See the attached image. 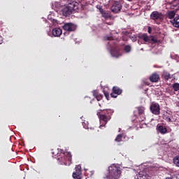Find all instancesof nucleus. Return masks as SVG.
<instances>
[{
	"label": "nucleus",
	"instance_id": "nucleus-36",
	"mask_svg": "<svg viewBox=\"0 0 179 179\" xmlns=\"http://www.w3.org/2000/svg\"><path fill=\"white\" fill-rule=\"evenodd\" d=\"M176 106L179 107V101L176 102Z\"/></svg>",
	"mask_w": 179,
	"mask_h": 179
},
{
	"label": "nucleus",
	"instance_id": "nucleus-9",
	"mask_svg": "<svg viewBox=\"0 0 179 179\" xmlns=\"http://www.w3.org/2000/svg\"><path fill=\"white\" fill-rule=\"evenodd\" d=\"M82 167L80 165L76 166V171L73 173V177L74 179H82Z\"/></svg>",
	"mask_w": 179,
	"mask_h": 179
},
{
	"label": "nucleus",
	"instance_id": "nucleus-24",
	"mask_svg": "<svg viewBox=\"0 0 179 179\" xmlns=\"http://www.w3.org/2000/svg\"><path fill=\"white\" fill-rule=\"evenodd\" d=\"M101 13L102 17H104L106 19L111 17L110 14L106 10L101 12Z\"/></svg>",
	"mask_w": 179,
	"mask_h": 179
},
{
	"label": "nucleus",
	"instance_id": "nucleus-32",
	"mask_svg": "<svg viewBox=\"0 0 179 179\" xmlns=\"http://www.w3.org/2000/svg\"><path fill=\"white\" fill-rule=\"evenodd\" d=\"M150 41H152L153 43L159 42V41L154 36H151V38H150Z\"/></svg>",
	"mask_w": 179,
	"mask_h": 179
},
{
	"label": "nucleus",
	"instance_id": "nucleus-8",
	"mask_svg": "<svg viewBox=\"0 0 179 179\" xmlns=\"http://www.w3.org/2000/svg\"><path fill=\"white\" fill-rule=\"evenodd\" d=\"M150 110L152 114L159 115L160 114V106L159 103H152L150 106Z\"/></svg>",
	"mask_w": 179,
	"mask_h": 179
},
{
	"label": "nucleus",
	"instance_id": "nucleus-3",
	"mask_svg": "<svg viewBox=\"0 0 179 179\" xmlns=\"http://www.w3.org/2000/svg\"><path fill=\"white\" fill-rule=\"evenodd\" d=\"M60 153H57V161L60 165L69 166L71 164L72 155L71 152H63L62 150H59Z\"/></svg>",
	"mask_w": 179,
	"mask_h": 179
},
{
	"label": "nucleus",
	"instance_id": "nucleus-22",
	"mask_svg": "<svg viewBox=\"0 0 179 179\" xmlns=\"http://www.w3.org/2000/svg\"><path fill=\"white\" fill-rule=\"evenodd\" d=\"M173 26L176 28H179V16L176 17L173 20H171Z\"/></svg>",
	"mask_w": 179,
	"mask_h": 179
},
{
	"label": "nucleus",
	"instance_id": "nucleus-20",
	"mask_svg": "<svg viewBox=\"0 0 179 179\" xmlns=\"http://www.w3.org/2000/svg\"><path fill=\"white\" fill-rule=\"evenodd\" d=\"M145 120V115H139L138 117H136V119L134 120L135 123H141L144 122Z\"/></svg>",
	"mask_w": 179,
	"mask_h": 179
},
{
	"label": "nucleus",
	"instance_id": "nucleus-4",
	"mask_svg": "<svg viewBox=\"0 0 179 179\" xmlns=\"http://www.w3.org/2000/svg\"><path fill=\"white\" fill-rule=\"evenodd\" d=\"M104 111L103 113L100 114L97 113V115L99 119V122H101V125H99V128L105 127L108 121L111 119V115L113 114V111L111 110H103Z\"/></svg>",
	"mask_w": 179,
	"mask_h": 179
},
{
	"label": "nucleus",
	"instance_id": "nucleus-18",
	"mask_svg": "<svg viewBox=\"0 0 179 179\" xmlns=\"http://www.w3.org/2000/svg\"><path fill=\"white\" fill-rule=\"evenodd\" d=\"M138 37L140 39L144 41L145 42L150 41V38L146 34H139Z\"/></svg>",
	"mask_w": 179,
	"mask_h": 179
},
{
	"label": "nucleus",
	"instance_id": "nucleus-10",
	"mask_svg": "<svg viewBox=\"0 0 179 179\" xmlns=\"http://www.w3.org/2000/svg\"><path fill=\"white\" fill-rule=\"evenodd\" d=\"M167 6L170 8V9L174 10H178L179 9V0H173L171 2L167 3Z\"/></svg>",
	"mask_w": 179,
	"mask_h": 179
},
{
	"label": "nucleus",
	"instance_id": "nucleus-39",
	"mask_svg": "<svg viewBox=\"0 0 179 179\" xmlns=\"http://www.w3.org/2000/svg\"><path fill=\"white\" fill-rule=\"evenodd\" d=\"M138 179H141V178H138Z\"/></svg>",
	"mask_w": 179,
	"mask_h": 179
},
{
	"label": "nucleus",
	"instance_id": "nucleus-40",
	"mask_svg": "<svg viewBox=\"0 0 179 179\" xmlns=\"http://www.w3.org/2000/svg\"><path fill=\"white\" fill-rule=\"evenodd\" d=\"M138 179H141V178H138Z\"/></svg>",
	"mask_w": 179,
	"mask_h": 179
},
{
	"label": "nucleus",
	"instance_id": "nucleus-16",
	"mask_svg": "<svg viewBox=\"0 0 179 179\" xmlns=\"http://www.w3.org/2000/svg\"><path fill=\"white\" fill-rule=\"evenodd\" d=\"M177 10H173L171 11H168L166 13V16L169 19L171 20L173 19L174 17H176V15L177 13Z\"/></svg>",
	"mask_w": 179,
	"mask_h": 179
},
{
	"label": "nucleus",
	"instance_id": "nucleus-15",
	"mask_svg": "<svg viewBox=\"0 0 179 179\" xmlns=\"http://www.w3.org/2000/svg\"><path fill=\"white\" fill-rule=\"evenodd\" d=\"M157 129L162 135H164L167 133L166 127L163 125H157Z\"/></svg>",
	"mask_w": 179,
	"mask_h": 179
},
{
	"label": "nucleus",
	"instance_id": "nucleus-17",
	"mask_svg": "<svg viewBox=\"0 0 179 179\" xmlns=\"http://www.w3.org/2000/svg\"><path fill=\"white\" fill-rule=\"evenodd\" d=\"M110 55L115 57H118L121 56L120 52L116 48H113L112 50H110Z\"/></svg>",
	"mask_w": 179,
	"mask_h": 179
},
{
	"label": "nucleus",
	"instance_id": "nucleus-37",
	"mask_svg": "<svg viewBox=\"0 0 179 179\" xmlns=\"http://www.w3.org/2000/svg\"><path fill=\"white\" fill-rule=\"evenodd\" d=\"M93 175H94V173H93V172H91L90 176H93Z\"/></svg>",
	"mask_w": 179,
	"mask_h": 179
},
{
	"label": "nucleus",
	"instance_id": "nucleus-35",
	"mask_svg": "<svg viewBox=\"0 0 179 179\" xmlns=\"http://www.w3.org/2000/svg\"><path fill=\"white\" fill-rule=\"evenodd\" d=\"M148 34H151L152 33V28L150 27H148Z\"/></svg>",
	"mask_w": 179,
	"mask_h": 179
},
{
	"label": "nucleus",
	"instance_id": "nucleus-34",
	"mask_svg": "<svg viewBox=\"0 0 179 179\" xmlns=\"http://www.w3.org/2000/svg\"><path fill=\"white\" fill-rule=\"evenodd\" d=\"M96 8L99 10L100 13L104 11V10L102 8L101 6H97Z\"/></svg>",
	"mask_w": 179,
	"mask_h": 179
},
{
	"label": "nucleus",
	"instance_id": "nucleus-14",
	"mask_svg": "<svg viewBox=\"0 0 179 179\" xmlns=\"http://www.w3.org/2000/svg\"><path fill=\"white\" fill-rule=\"evenodd\" d=\"M162 78L165 81H168L172 78L171 73L166 71L162 72Z\"/></svg>",
	"mask_w": 179,
	"mask_h": 179
},
{
	"label": "nucleus",
	"instance_id": "nucleus-26",
	"mask_svg": "<svg viewBox=\"0 0 179 179\" xmlns=\"http://www.w3.org/2000/svg\"><path fill=\"white\" fill-rule=\"evenodd\" d=\"M124 50L127 53L131 52V46L129 45H125L124 48Z\"/></svg>",
	"mask_w": 179,
	"mask_h": 179
},
{
	"label": "nucleus",
	"instance_id": "nucleus-19",
	"mask_svg": "<svg viewBox=\"0 0 179 179\" xmlns=\"http://www.w3.org/2000/svg\"><path fill=\"white\" fill-rule=\"evenodd\" d=\"M145 120V115H139L138 117H136V119L134 120L135 123H141L144 122Z\"/></svg>",
	"mask_w": 179,
	"mask_h": 179
},
{
	"label": "nucleus",
	"instance_id": "nucleus-25",
	"mask_svg": "<svg viewBox=\"0 0 179 179\" xmlns=\"http://www.w3.org/2000/svg\"><path fill=\"white\" fill-rule=\"evenodd\" d=\"M137 110L138 111V115H145V108L143 106L137 108Z\"/></svg>",
	"mask_w": 179,
	"mask_h": 179
},
{
	"label": "nucleus",
	"instance_id": "nucleus-2",
	"mask_svg": "<svg viewBox=\"0 0 179 179\" xmlns=\"http://www.w3.org/2000/svg\"><path fill=\"white\" fill-rule=\"evenodd\" d=\"M122 171L119 165L113 164L108 167V174L106 176L107 179H119L120 178Z\"/></svg>",
	"mask_w": 179,
	"mask_h": 179
},
{
	"label": "nucleus",
	"instance_id": "nucleus-6",
	"mask_svg": "<svg viewBox=\"0 0 179 179\" xmlns=\"http://www.w3.org/2000/svg\"><path fill=\"white\" fill-rule=\"evenodd\" d=\"M63 29L66 31H75L77 29V25L73 23H66L63 26Z\"/></svg>",
	"mask_w": 179,
	"mask_h": 179
},
{
	"label": "nucleus",
	"instance_id": "nucleus-30",
	"mask_svg": "<svg viewBox=\"0 0 179 179\" xmlns=\"http://www.w3.org/2000/svg\"><path fill=\"white\" fill-rule=\"evenodd\" d=\"M173 164L176 166H179V157H175V158L173 159Z\"/></svg>",
	"mask_w": 179,
	"mask_h": 179
},
{
	"label": "nucleus",
	"instance_id": "nucleus-31",
	"mask_svg": "<svg viewBox=\"0 0 179 179\" xmlns=\"http://www.w3.org/2000/svg\"><path fill=\"white\" fill-rule=\"evenodd\" d=\"M105 41H113V37L112 36H106L104 37Z\"/></svg>",
	"mask_w": 179,
	"mask_h": 179
},
{
	"label": "nucleus",
	"instance_id": "nucleus-33",
	"mask_svg": "<svg viewBox=\"0 0 179 179\" xmlns=\"http://www.w3.org/2000/svg\"><path fill=\"white\" fill-rule=\"evenodd\" d=\"M103 94H104L105 98L107 99V100H110V99H109V98H110V94H108V92L103 91Z\"/></svg>",
	"mask_w": 179,
	"mask_h": 179
},
{
	"label": "nucleus",
	"instance_id": "nucleus-5",
	"mask_svg": "<svg viewBox=\"0 0 179 179\" xmlns=\"http://www.w3.org/2000/svg\"><path fill=\"white\" fill-rule=\"evenodd\" d=\"M150 17L153 20L163 21L164 20V15L158 11H153L150 15Z\"/></svg>",
	"mask_w": 179,
	"mask_h": 179
},
{
	"label": "nucleus",
	"instance_id": "nucleus-1",
	"mask_svg": "<svg viewBox=\"0 0 179 179\" xmlns=\"http://www.w3.org/2000/svg\"><path fill=\"white\" fill-rule=\"evenodd\" d=\"M82 4L76 1H70L67 6L62 10L63 15L66 17L71 15L72 13H78Z\"/></svg>",
	"mask_w": 179,
	"mask_h": 179
},
{
	"label": "nucleus",
	"instance_id": "nucleus-38",
	"mask_svg": "<svg viewBox=\"0 0 179 179\" xmlns=\"http://www.w3.org/2000/svg\"><path fill=\"white\" fill-rule=\"evenodd\" d=\"M165 179H172V178H165Z\"/></svg>",
	"mask_w": 179,
	"mask_h": 179
},
{
	"label": "nucleus",
	"instance_id": "nucleus-13",
	"mask_svg": "<svg viewBox=\"0 0 179 179\" xmlns=\"http://www.w3.org/2000/svg\"><path fill=\"white\" fill-rule=\"evenodd\" d=\"M62 34V30L59 28H55L52 29V35L54 37H60Z\"/></svg>",
	"mask_w": 179,
	"mask_h": 179
},
{
	"label": "nucleus",
	"instance_id": "nucleus-27",
	"mask_svg": "<svg viewBox=\"0 0 179 179\" xmlns=\"http://www.w3.org/2000/svg\"><path fill=\"white\" fill-rule=\"evenodd\" d=\"M163 118L167 122H171V119L170 115H164Z\"/></svg>",
	"mask_w": 179,
	"mask_h": 179
},
{
	"label": "nucleus",
	"instance_id": "nucleus-23",
	"mask_svg": "<svg viewBox=\"0 0 179 179\" xmlns=\"http://www.w3.org/2000/svg\"><path fill=\"white\" fill-rule=\"evenodd\" d=\"M93 96L98 101H101L103 98V96L99 94L97 91H93Z\"/></svg>",
	"mask_w": 179,
	"mask_h": 179
},
{
	"label": "nucleus",
	"instance_id": "nucleus-29",
	"mask_svg": "<svg viewBox=\"0 0 179 179\" xmlns=\"http://www.w3.org/2000/svg\"><path fill=\"white\" fill-rule=\"evenodd\" d=\"M122 134H118L117 136H116L115 141V142H121L122 139Z\"/></svg>",
	"mask_w": 179,
	"mask_h": 179
},
{
	"label": "nucleus",
	"instance_id": "nucleus-12",
	"mask_svg": "<svg viewBox=\"0 0 179 179\" xmlns=\"http://www.w3.org/2000/svg\"><path fill=\"white\" fill-rule=\"evenodd\" d=\"M151 83H157L160 80L159 74L157 72H154L149 78Z\"/></svg>",
	"mask_w": 179,
	"mask_h": 179
},
{
	"label": "nucleus",
	"instance_id": "nucleus-28",
	"mask_svg": "<svg viewBox=\"0 0 179 179\" xmlns=\"http://www.w3.org/2000/svg\"><path fill=\"white\" fill-rule=\"evenodd\" d=\"M173 88L175 92H178L179 90V83H173Z\"/></svg>",
	"mask_w": 179,
	"mask_h": 179
},
{
	"label": "nucleus",
	"instance_id": "nucleus-21",
	"mask_svg": "<svg viewBox=\"0 0 179 179\" xmlns=\"http://www.w3.org/2000/svg\"><path fill=\"white\" fill-rule=\"evenodd\" d=\"M145 120V115H139L138 117H136V119L134 120L135 123H141L144 122Z\"/></svg>",
	"mask_w": 179,
	"mask_h": 179
},
{
	"label": "nucleus",
	"instance_id": "nucleus-11",
	"mask_svg": "<svg viewBox=\"0 0 179 179\" xmlns=\"http://www.w3.org/2000/svg\"><path fill=\"white\" fill-rule=\"evenodd\" d=\"M111 10L113 13H118L122 10L121 3L118 1H115L112 6Z\"/></svg>",
	"mask_w": 179,
	"mask_h": 179
},
{
	"label": "nucleus",
	"instance_id": "nucleus-7",
	"mask_svg": "<svg viewBox=\"0 0 179 179\" xmlns=\"http://www.w3.org/2000/svg\"><path fill=\"white\" fill-rule=\"evenodd\" d=\"M113 92L110 93V97L116 99L118 95L122 94V90L119 87H113Z\"/></svg>",
	"mask_w": 179,
	"mask_h": 179
}]
</instances>
